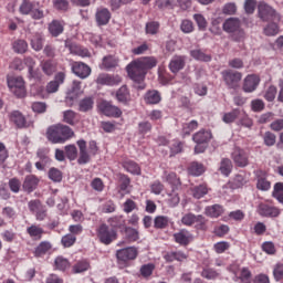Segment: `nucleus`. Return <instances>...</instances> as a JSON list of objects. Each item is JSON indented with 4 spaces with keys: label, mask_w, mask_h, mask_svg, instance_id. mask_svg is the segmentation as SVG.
I'll list each match as a JSON object with an SVG mask.
<instances>
[{
    "label": "nucleus",
    "mask_w": 283,
    "mask_h": 283,
    "mask_svg": "<svg viewBox=\"0 0 283 283\" xmlns=\"http://www.w3.org/2000/svg\"><path fill=\"white\" fill-rule=\"evenodd\" d=\"M73 136L74 130H72L70 126H65L63 124L51 126L46 132V138L54 145L66 143V140H70Z\"/></svg>",
    "instance_id": "obj_1"
},
{
    "label": "nucleus",
    "mask_w": 283,
    "mask_h": 283,
    "mask_svg": "<svg viewBox=\"0 0 283 283\" xmlns=\"http://www.w3.org/2000/svg\"><path fill=\"white\" fill-rule=\"evenodd\" d=\"M77 147L80 149V156L77 159L78 165H87L92 160V156H96L98 154V145H96V142L91 140L88 143L85 139L77 140Z\"/></svg>",
    "instance_id": "obj_2"
},
{
    "label": "nucleus",
    "mask_w": 283,
    "mask_h": 283,
    "mask_svg": "<svg viewBox=\"0 0 283 283\" xmlns=\"http://www.w3.org/2000/svg\"><path fill=\"white\" fill-rule=\"evenodd\" d=\"M223 31L228 34H232L234 41H242L245 36L244 29H242V23L240 19L229 18L223 22Z\"/></svg>",
    "instance_id": "obj_3"
},
{
    "label": "nucleus",
    "mask_w": 283,
    "mask_h": 283,
    "mask_svg": "<svg viewBox=\"0 0 283 283\" xmlns=\"http://www.w3.org/2000/svg\"><path fill=\"white\" fill-rule=\"evenodd\" d=\"M96 235L101 244L108 247L118 239V231L112 230L107 223H102L96 228Z\"/></svg>",
    "instance_id": "obj_4"
},
{
    "label": "nucleus",
    "mask_w": 283,
    "mask_h": 283,
    "mask_svg": "<svg viewBox=\"0 0 283 283\" xmlns=\"http://www.w3.org/2000/svg\"><path fill=\"white\" fill-rule=\"evenodd\" d=\"M7 85L12 94L17 96V98H25V94L28 91L25 90V80L21 76H8Z\"/></svg>",
    "instance_id": "obj_5"
},
{
    "label": "nucleus",
    "mask_w": 283,
    "mask_h": 283,
    "mask_svg": "<svg viewBox=\"0 0 283 283\" xmlns=\"http://www.w3.org/2000/svg\"><path fill=\"white\" fill-rule=\"evenodd\" d=\"M126 72L128 74L129 80L134 81V83H143V81H145V77L147 76L145 69H143V66L137 62V60L132 61L126 66Z\"/></svg>",
    "instance_id": "obj_6"
},
{
    "label": "nucleus",
    "mask_w": 283,
    "mask_h": 283,
    "mask_svg": "<svg viewBox=\"0 0 283 283\" xmlns=\"http://www.w3.org/2000/svg\"><path fill=\"white\" fill-rule=\"evenodd\" d=\"M181 223L185 227H193L196 224V229L199 231H207V219L202 214H195L191 212L186 213L181 218Z\"/></svg>",
    "instance_id": "obj_7"
},
{
    "label": "nucleus",
    "mask_w": 283,
    "mask_h": 283,
    "mask_svg": "<svg viewBox=\"0 0 283 283\" xmlns=\"http://www.w3.org/2000/svg\"><path fill=\"white\" fill-rule=\"evenodd\" d=\"M221 76L229 90H238L242 81V74L233 70H224L221 72Z\"/></svg>",
    "instance_id": "obj_8"
},
{
    "label": "nucleus",
    "mask_w": 283,
    "mask_h": 283,
    "mask_svg": "<svg viewBox=\"0 0 283 283\" xmlns=\"http://www.w3.org/2000/svg\"><path fill=\"white\" fill-rule=\"evenodd\" d=\"M259 17L263 21H280V14L277 11L269 6L266 2H260L258 6Z\"/></svg>",
    "instance_id": "obj_9"
},
{
    "label": "nucleus",
    "mask_w": 283,
    "mask_h": 283,
    "mask_svg": "<svg viewBox=\"0 0 283 283\" xmlns=\"http://www.w3.org/2000/svg\"><path fill=\"white\" fill-rule=\"evenodd\" d=\"M258 213L259 216H262V218H277V216H280V210L273 202L265 201L259 205Z\"/></svg>",
    "instance_id": "obj_10"
},
{
    "label": "nucleus",
    "mask_w": 283,
    "mask_h": 283,
    "mask_svg": "<svg viewBox=\"0 0 283 283\" xmlns=\"http://www.w3.org/2000/svg\"><path fill=\"white\" fill-rule=\"evenodd\" d=\"M116 258L119 262L127 263L138 258V249L135 247H128L125 249L117 250Z\"/></svg>",
    "instance_id": "obj_11"
},
{
    "label": "nucleus",
    "mask_w": 283,
    "mask_h": 283,
    "mask_svg": "<svg viewBox=\"0 0 283 283\" xmlns=\"http://www.w3.org/2000/svg\"><path fill=\"white\" fill-rule=\"evenodd\" d=\"M97 85H108L109 87H114V85H120L123 83V77L120 75L102 73L96 78Z\"/></svg>",
    "instance_id": "obj_12"
},
{
    "label": "nucleus",
    "mask_w": 283,
    "mask_h": 283,
    "mask_svg": "<svg viewBox=\"0 0 283 283\" xmlns=\"http://www.w3.org/2000/svg\"><path fill=\"white\" fill-rule=\"evenodd\" d=\"M99 109L104 116L112 118H120V116H123V111H120L118 106L112 105V103L107 101H104L99 104Z\"/></svg>",
    "instance_id": "obj_13"
},
{
    "label": "nucleus",
    "mask_w": 283,
    "mask_h": 283,
    "mask_svg": "<svg viewBox=\"0 0 283 283\" xmlns=\"http://www.w3.org/2000/svg\"><path fill=\"white\" fill-rule=\"evenodd\" d=\"M9 120L15 125L18 129H25L31 125V123L25 119V116L19 111L11 112L9 114Z\"/></svg>",
    "instance_id": "obj_14"
},
{
    "label": "nucleus",
    "mask_w": 283,
    "mask_h": 283,
    "mask_svg": "<svg viewBox=\"0 0 283 283\" xmlns=\"http://www.w3.org/2000/svg\"><path fill=\"white\" fill-rule=\"evenodd\" d=\"M175 242L180 247H189L193 242V234L187 229H181L172 235Z\"/></svg>",
    "instance_id": "obj_15"
},
{
    "label": "nucleus",
    "mask_w": 283,
    "mask_h": 283,
    "mask_svg": "<svg viewBox=\"0 0 283 283\" xmlns=\"http://www.w3.org/2000/svg\"><path fill=\"white\" fill-rule=\"evenodd\" d=\"M258 85H260V76L250 74L244 78L242 90L245 94H251L258 90Z\"/></svg>",
    "instance_id": "obj_16"
},
{
    "label": "nucleus",
    "mask_w": 283,
    "mask_h": 283,
    "mask_svg": "<svg viewBox=\"0 0 283 283\" xmlns=\"http://www.w3.org/2000/svg\"><path fill=\"white\" fill-rule=\"evenodd\" d=\"M72 72L80 78H87L92 74V69L83 62H73Z\"/></svg>",
    "instance_id": "obj_17"
},
{
    "label": "nucleus",
    "mask_w": 283,
    "mask_h": 283,
    "mask_svg": "<svg viewBox=\"0 0 283 283\" xmlns=\"http://www.w3.org/2000/svg\"><path fill=\"white\" fill-rule=\"evenodd\" d=\"M232 160L237 167L244 168L249 165V155L243 149H235L232 153Z\"/></svg>",
    "instance_id": "obj_18"
},
{
    "label": "nucleus",
    "mask_w": 283,
    "mask_h": 283,
    "mask_svg": "<svg viewBox=\"0 0 283 283\" xmlns=\"http://www.w3.org/2000/svg\"><path fill=\"white\" fill-rule=\"evenodd\" d=\"M115 98L118 103H122V105H129L132 102V93L127 85H123L116 91Z\"/></svg>",
    "instance_id": "obj_19"
},
{
    "label": "nucleus",
    "mask_w": 283,
    "mask_h": 283,
    "mask_svg": "<svg viewBox=\"0 0 283 283\" xmlns=\"http://www.w3.org/2000/svg\"><path fill=\"white\" fill-rule=\"evenodd\" d=\"M52 242L41 241L33 251L34 258H45L48 253H52Z\"/></svg>",
    "instance_id": "obj_20"
},
{
    "label": "nucleus",
    "mask_w": 283,
    "mask_h": 283,
    "mask_svg": "<svg viewBox=\"0 0 283 283\" xmlns=\"http://www.w3.org/2000/svg\"><path fill=\"white\" fill-rule=\"evenodd\" d=\"M112 19V12L107 8H99L95 13V21L97 25H107Z\"/></svg>",
    "instance_id": "obj_21"
},
{
    "label": "nucleus",
    "mask_w": 283,
    "mask_h": 283,
    "mask_svg": "<svg viewBox=\"0 0 283 283\" xmlns=\"http://www.w3.org/2000/svg\"><path fill=\"white\" fill-rule=\"evenodd\" d=\"M185 56L182 55H175L170 62H169V70L170 72H172V74H178L180 72V70H185Z\"/></svg>",
    "instance_id": "obj_22"
},
{
    "label": "nucleus",
    "mask_w": 283,
    "mask_h": 283,
    "mask_svg": "<svg viewBox=\"0 0 283 283\" xmlns=\"http://www.w3.org/2000/svg\"><path fill=\"white\" fill-rule=\"evenodd\" d=\"M235 282L239 283H251L253 282V273L249 268H241L235 273Z\"/></svg>",
    "instance_id": "obj_23"
},
{
    "label": "nucleus",
    "mask_w": 283,
    "mask_h": 283,
    "mask_svg": "<svg viewBox=\"0 0 283 283\" xmlns=\"http://www.w3.org/2000/svg\"><path fill=\"white\" fill-rule=\"evenodd\" d=\"M119 60L116 57V55H106L103 57L102 63L99 65L101 70H115V67H118Z\"/></svg>",
    "instance_id": "obj_24"
},
{
    "label": "nucleus",
    "mask_w": 283,
    "mask_h": 283,
    "mask_svg": "<svg viewBox=\"0 0 283 283\" xmlns=\"http://www.w3.org/2000/svg\"><path fill=\"white\" fill-rule=\"evenodd\" d=\"M211 138H213V135L210 133V130L205 129L199 130L192 136V139L195 143H197V145H207Z\"/></svg>",
    "instance_id": "obj_25"
},
{
    "label": "nucleus",
    "mask_w": 283,
    "mask_h": 283,
    "mask_svg": "<svg viewBox=\"0 0 283 283\" xmlns=\"http://www.w3.org/2000/svg\"><path fill=\"white\" fill-rule=\"evenodd\" d=\"M190 193L192 198H196V200H200V198H205L207 193H209V186H207V184L193 186L192 188H190Z\"/></svg>",
    "instance_id": "obj_26"
},
{
    "label": "nucleus",
    "mask_w": 283,
    "mask_h": 283,
    "mask_svg": "<svg viewBox=\"0 0 283 283\" xmlns=\"http://www.w3.org/2000/svg\"><path fill=\"white\" fill-rule=\"evenodd\" d=\"M24 191L32 193L36 187H39V178L34 175H28L22 185Z\"/></svg>",
    "instance_id": "obj_27"
},
{
    "label": "nucleus",
    "mask_w": 283,
    "mask_h": 283,
    "mask_svg": "<svg viewBox=\"0 0 283 283\" xmlns=\"http://www.w3.org/2000/svg\"><path fill=\"white\" fill-rule=\"evenodd\" d=\"M138 64L143 67L147 74L148 70H154L158 65V60L154 56H145L137 60Z\"/></svg>",
    "instance_id": "obj_28"
},
{
    "label": "nucleus",
    "mask_w": 283,
    "mask_h": 283,
    "mask_svg": "<svg viewBox=\"0 0 283 283\" xmlns=\"http://www.w3.org/2000/svg\"><path fill=\"white\" fill-rule=\"evenodd\" d=\"M144 101L147 105H158V103L163 101V97L160 96V92L151 90L146 92L144 95Z\"/></svg>",
    "instance_id": "obj_29"
},
{
    "label": "nucleus",
    "mask_w": 283,
    "mask_h": 283,
    "mask_svg": "<svg viewBox=\"0 0 283 283\" xmlns=\"http://www.w3.org/2000/svg\"><path fill=\"white\" fill-rule=\"evenodd\" d=\"M57 65L59 64L54 60H44L41 62L42 72L46 76H52V74H54V72H56Z\"/></svg>",
    "instance_id": "obj_30"
},
{
    "label": "nucleus",
    "mask_w": 283,
    "mask_h": 283,
    "mask_svg": "<svg viewBox=\"0 0 283 283\" xmlns=\"http://www.w3.org/2000/svg\"><path fill=\"white\" fill-rule=\"evenodd\" d=\"M164 260H166V262H184V260H187V254L182 251L166 252Z\"/></svg>",
    "instance_id": "obj_31"
},
{
    "label": "nucleus",
    "mask_w": 283,
    "mask_h": 283,
    "mask_svg": "<svg viewBox=\"0 0 283 283\" xmlns=\"http://www.w3.org/2000/svg\"><path fill=\"white\" fill-rule=\"evenodd\" d=\"M205 213L206 216H208V218H220V216L224 213V208L216 203V205L206 207Z\"/></svg>",
    "instance_id": "obj_32"
},
{
    "label": "nucleus",
    "mask_w": 283,
    "mask_h": 283,
    "mask_svg": "<svg viewBox=\"0 0 283 283\" xmlns=\"http://www.w3.org/2000/svg\"><path fill=\"white\" fill-rule=\"evenodd\" d=\"M165 180L170 185L172 191H176L179 187H181L182 182L176 172L165 171Z\"/></svg>",
    "instance_id": "obj_33"
},
{
    "label": "nucleus",
    "mask_w": 283,
    "mask_h": 283,
    "mask_svg": "<svg viewBox=\"0 0 283 283\" xmlns=\"http://www.w3.org/2000/svg\"><path fill=\"white\" fill-rule=\"evenodd\" d=\"M125 240L128 242V244H132V242H138L140 240V232H138L137 229L132 227L125 228Z\"/></svg>",
    "instance_id": "obj_34"
},
{
    "label": "nucleus",
    "mask_w": 283,
    "mask_h": 283,
    "mask_svg": "<svg viewBox=\"0 0 283 283\" xmlns=\"http://www.w3.org/2000/svg\"><path fill=\"white\" fill-rule=\"evenodd\" d=\"M64 30H65V27L63 22H61L60 20H53L49 24V32L53 36H60V34H63Z\"/></svg>",
    "instance_id": "obj_35"
},
{
    "label": "nucleus",
    "mask_w": 283,
    "mask_h": 283,
    "mask_svg": "<svg viewBox=\"0 0 283 283\" xmlns=\"http://www.w3.org/2000/svg\"><path fill=\"white\" fill-rule=\"evenodd\" d=\"M237 120L238 125H241L242 127H247L248 129H251L253 127V119L249 117L244 109H240Z\"/></svg>",
    "instance_id": "obj_36"
},
{
    "label": "nucleus",
    "mask_w": 283,
    "mask_h": 283,
    "mask_svg": "<svg viewBox=\"0 0 283 283\" xmlns=\"http://www.w3.org/2000/svg\"><path fill=\"white\" fill-rule=\"evenodd\" d=\"M27 233L30 235V238H33V240H41L45 231L43 230V228L36 224H32L29 228H27Z\"/></svg>",
    "instance_id": "obj_37"
},
{
    "label": "nucleus",
    "mask_w": 283,
    "mask_h": 283,
    "mask_svg": "<svg viewBox=\"0 0 283 283\" xmlns=\"http://www.w3.org/2000/svg\"><path fill=\"white\" fill-rule=\"evenodd\" d=\"M123 167L128 174H133L134 176H140L142 174L140 166L134 160L124 161Z\"/></svg>",
    "instance_id": "obj_38"
},
{
    "label": "nucleus",
    "mask_w": 283,
    "mask_h": 283,
    "mask_svg": "<svg viewBox=\"0 0 283 283\" xmlns=\"http://www.w3.org/2000/svg\"><path fill=\"white\" fill-rule=\"evenodd\" d=\"M107 222L112 231H117V229H123V227H125V219H123V216L112 217Z\"/></svg>",
    "instance_id": "obj_39"
},
{
    "label": "nucleus",
    "mask_w": 283,
    "mask_h": 283,
    "mask_svg": "<svg viewBox=\"0 0 283 283\" xmlns=\"http://www.w3.org/2000/svg\"><path fill=\"white\" fill-rule=\"evenodd\" d=\"M94 109V97H84L78 103V112H91Z\"/></svg>",
    "instance_id": "obj_40"
},
{
    "label": "nucleus",
    "mask_w": 283,
    "mask_h": 283,
    "mask_svg": "<svg viewBox=\"0 0 283 283\" xmlns=\"http://www.w3.org/2000/svg\"><path fill=\"white\" fill-rule=\"evenodd\" d=\"M203 171H205V166L198 161L191 163L188 167V174L190 176H196V177L202 176Z\"/></svg>",
    "instance_id": "obj_41"
},
{
    "label": "nucleus",
    "mask_w": 283,
    "mask_h": 283,
    "mask_svg": "<svg viewBox=\"0 0 283 283\" xmlns=\"http://www.w3.org/2000/svg\"><path fill=\"white\" fill-rule=\"evenodd\" d=\"M239 116H240V108H233L231 112L223 114L222 120L227 125H230L231 123H235Z\"/></svg>",
    "instance_id": "obj_42"
},
{
    "label": "nucleus",
    "mask_w": 283,
    "mask_h": 283,
    "mask_svg": "<svg viewBox=\"0 0 283 283\" xmlns=\"http://www.w3.org/2000/svg\"><path fill=\"white\" fill-rule=\"evenodd\" d=\"M54 266L57 271H67V269L71 266V263L70 260L60 255L55 258Z\"/></svg>",
    "instance_id": "obj_43"
},
{
    "label": "nucleus",
    "mask_w": 283,
    "mask_h": 283,
    "mask_svg": "<svg viewBox=\"0 0 283 283\" xmlns=\"http://www.w3.org/2000/svg\"><path fill=\"white\" fill-rule=\"evenodd\" d=\"M190 56L195 59L196 61H203L205 63H209L211 61V55L205 53L200 49H195L190 52Z\"/></svg>",
    "instance_id": "obj_44"
},
{
    "label": "nucleus",
    "mask_w": 283,
    "mask_h": 283,
    "mask_svg": "<svg viewBox=\"0 0 283 283\" xmlns=\"http://www.w3.org/2000/svg\"><path fill=\"white\" fill-rule=\"evenodd\" d=\"M117 178L119 180V193H122V196H123V193L127 192V189H128L132 180L125 174H118Z\"/></svg>",
    "instance_id": "obj_45"
},
{
    "label": "nucleus",
    "mask_w": 283,
    "mask_h": 283,
    "mask_svg": "<svg viewBox=\"0 0 283 283\" xmlns=\"http://www.w3.org/2000/svg\"><path fill=\"white\" fill-rule=\"evenodd\" d=\"M12 49L17 54H25L28 52V42L25 40H15L12 43Z\"/></svg>",
    "instance_id": "obj_46"
},
{
    "label": "nucleus",
    "mask_w": 283,
    "mask_h": 283,
    "mask_svg": "<svg viewBox=\"0 0 283 283\" xmlns=\"http://www.w3.org/2000/svg\"><path fill=\"white\" fill-rule=\"evenodd\" d=\"M63 120L67 123V125H74L78 123V114L76 112L69 109L63 113Z\"/></svg>",
    "instance_id": "obj_47"
},
{
    "label": "nucleus",
    "mask_w": 283,
    "mask_h": 283,
    "mask_svg": "<svg viewBox=\"0 0 283 283\" xmlns=\"http://www.w3.org/2000/svg\"><path fill=\"white\" fill-rule=\"evenodd\" d=\"M33 10H34V2L30 0H22L19 7L20 14L28 15V14H31Z\"/></svg>",
    "instance_id": "obj_48"
},
{
    "label": "nucleus",
    "mask_w": 283,
    "mask_h": 283,
    "mask_svg": "<svg viewBox=\"0 0 283 283\" xmlns=\"http://www.w3.org/2000/svg\"><path fill=\"white\" fill-rule=\"evenodd\" d=\"M154 129V126L150 124L149 120H143L138 123L137 132L139 136H145L146 134H149Z\"/></svg>",
    "instance_id": "obj_49"
},
{
    "label": "nucleus",
    "mask_w": 283,
    "mask_h": 283,
    "mask_svg": "<svg viewBox=\"0 0 283 283\" xmlns=\"http://www.w3.org/2000/svg\"><path fill=\"white\" fill-rule=\"evenodd\" d=\"M167 227H169V217L157 216L154 219V228L155 229H167Z\"/></svg>",
    "instance_id": "obj_50"
},
{
    "label": "nucleus",
    "mask_w": 283,
    "mask_h": 283,
    "mask_svg": "<svg viewBox=\"0 0 283 283\" xmlns=\"http://www.w3.org/2000/svg\"><path fill=\"white\" fill-rule=\"evenodd\" d=\"M31 48L35 52H41L43 50V36L39 33H35L31 39Z\"/></svg>",
    "instance_id": "obj_51"
},
{
    "label": "nucleus",
    "mask_w": 283,
    "mask_h": 283,
    "mask_svg": "<svg viewBox=\"0 0 283 283\" xmlns=\"http://www.w3.org/2000/svg\"><path fill=\"white\" fill-rule=\"evenodd\" d=\"M219 169L223 176H229L233 169V164L231 163V159L223 158L221 160V165Z\"/></svg>",
    "instance_id": "obj_52"
},
{
    "label": "nucleus",
    "mask_w": 283,
    "mask_h": 283,
    "mask_svg": "<svg viewBox=\"0 0 283 283\" xmlns=\"http://www.w3.org/2000/svg\"><path fill=\"white\" fill-rule=\"evenodd\" d=\"M263 32L265 36H275L276 34H280V27L273 21L264 28Z\"/></svg>",
    "instance_id": "obj_53"
},
{
    "label": "nucleus",
    "mask_w": 283,
    "mask_h": 283,
    "mask_svg": "<svg viewBox=\"0 0 283 283\" xmlns=\"http://www.w3.org/2000/svg\"><path fill=\"white\" fill-rule=\"evenodd\" d=\"M273 198L283 205V182H276L272 192Z\"/></svg>",
    "instance_id": "obj_54"
},
{
    "label": "nucleus",
    "mask_w": 283,
    "mask_h": 283,
    "mask_svg": "<svg viewBox=\"0 0 283 283\" xmlns=\"http://www.w3.org/2000/svg\"><path fill=\"white\" fill-rule=\"evenodd\" d=\"M61 244L64 247V249H70V247H74L76 244V237L74 234H65L61 239Z\"/></svg>",
    "instance_id": "obj_55"
},
{
    "label": "nucleus",
    "mask_w": 283,
    "mask_h": 283,
    "mask_svg": "<svg viewBox=\"0 0 283 283\" xmlns=\"http://www.w3.org/2000/svg\"><path fill=\"white\" fill-rule=\"evenodd\" d=\"M160 30V22L158 21H150L146 23L145 32L146 34H156Z\"/></svg>",
    "instance_id": "obj_56"
},
{
    "label": "nucleus",
    "mask_w": 283,
    "mask_h": 283,
    "mask_svg": "<svg viewBox=\"0 0 283 283\" xmlns=\"http://www.w3.org/2000/svg\"><path fill=\"white\" fill-rule=\"evenodd\" d=\"M197 127H198V120L196 119H192L191 122L184 124L182 126L184 136H190L192 132H196Z\"/></svg>",
    "instance_id": "obj_57"
},
{
    "label": "nucleus",
    "mask_w": 283,
    "mask_h": 283,
    "mask_svg": "<svg viewBox=\"0 0 283 283\" xmlns=\"http://www.w3.org/2000/svg\"><path fill=\"white\" fill-rule=\"evenodd\" d=\"M201 276L206 280H218V277H220V273H218V271L214 269L206 268L202 270Z\"/></svg>",
    "instance_id": "obj_58"
},
{
    "label": "nucleus",
    "mask_w": 283,
    "mask_h": 283,
    "mask_svg": "<svg viewBox=\"0 0 283 283\" xmlns=\"http://www.w3.org/2000/svg\"><path fill=\"white\" fill-rule=\"evenodd\" d=\"M247 182H249V180L247 179L245 176L237 175L232 180V187L233 189H242V187H244Z\"/></svg>",
    "instance_id": "obj_59"
},
{
    "label": "nucleus",
    "mask_w": 283,
    "mask_h": 283,
    "mask_svg": "<svg viewBox=\"0 0 283 283\" xmlns=\"http://www.w3.org/2000/svg\"><path fill=\"white\" fill-rule=\"evenodd\" d=\"M273 277L275 282H283V263H276L273 266Z\"/></svg>",
    "instance_id": "obj_60"
},
{
    "label": "nucleus",
    "mask_w": 283,
    "mask_h": 283,
    "mask_svg": "<svg viewBox=\"0 0 283 283\" xmlns=\"http://www.w3.org/2000/svg\"><path fill=\"white\" fill-rule=\"evenodd\" d=\"M155 269H156V265H154L153 263H148V264L142 265L139 272L143 277H151Z\"/></svg>",
    "instance_id": "obj_61"
},
{
    "label": "nucleus",
    "mask_w": 283,
    "mask_h": 283,
    "mask_svg": "<svg viewBox=\"0 0 283 283\" xmlns=\"http://www.w3.org/2000/svg\"><path fill=\"white\" fill-rule=\"evenodd\" d=\"M138 210V205L136 201L132 199H126V201L123 203V211L124 213H132V211Z\"/></svg>",
    "instance_id": "obj_62"
},
{
    "label": "nucleus",
    "mask_w": 283,
    "mask_h": 283,
    "mask_svg": "<svg viewBox=\"0 0 283 283\" xmlns=\"http://www.w3.org/2000/svg\"><path fill=\"white\" fill-rule=\"evenodd\" d=\"M65 156L69 158V160H76V157L78 156V150L76 149L75 145H67L65 146Z\"/></svg>",
    "instance_id": "obj_63"
},
{
    "label": "nucleus",
    "mask_w": 283,
    "mask_h": 283,
    "mask_svg": "<svg viewBox=\"0 0 283 283\" xmlns=\"http://www.w3.org/2000/svg\"><path fill=\"white\" fill-rule=\"evenodd\" d=\"M49 178L53 182H61V180H63V172H61L59 168H51L49 170Z\"/></svg>",
    "instance_id": "obj_64"
}]
</instances>
